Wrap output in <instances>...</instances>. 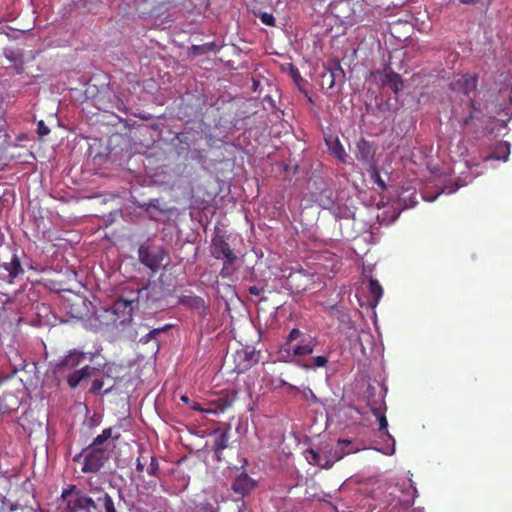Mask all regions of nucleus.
<instances>
[{
	"mask_svg": "<svg viewBox=\"0 0 512 512\" xmlns=\"http://www.w3.org/2000/svg\"><path fill=\"white\" fill-rule=\"evenodd\" d=\"M282 385H288L291 389H294V390L299 391V389H298L297 387H295V386H293V385H291V384H288V383H287V382H285V381H282Z\"/></svg>",
	"mask_w": 512,
	"mask_h": 512,
	"instance_id": "obj_45",
	"label": "nucleus"
},
{
	"mask_svg": "<svg viewBox=\"0 0 512 512\" xmlns=\"http://www.w3.org/2000/svg\"><path fill=\"white\" fill-rule=\"evenodd\" d=\"M217 45L214 42L205 43L203 45H194L192 47L194 55H204L209 52L215 51Z\"/></svg>",
	"mask_w": 512,
	"mask_h": 512,
	"instance_id": "obj_30",
	"label": "nucleus"
},
{
	"mask_svg": "<svg viewBox=\"0 0 512 512\" xmlns=\"http://www.w3.org/2000/svg\"><path fill=\"white\" fill-rule=\"evenodd\" d=\"M50 132V129L44 124L43 121H40L38 123V134L40 136H45V135H48Z\"/></svg>",
	"mask_w": 512,
	"mask_h": 512,
	"instance_id": "obj_38",
	"label": "nucleus"
},
{
	"mask_svg": "<svg viewBox=\"0 0 512 512\" xmlns=\"http://www.w3.org/2000/svg\"><path fill=\"white\" fill-rule=\"evenodd\" d=\"M472 118H473L472 114H470L468 117L464 118L463 119V125L464 126L468 125Z\"/></svg>",
	"mask_w": 512,
	"mask_h": 512,
	"instance_id": "obj_44",
	"label": "nucleus"
},
{
	"mask_svg": "<svg viewBox=\"0 0 512 512\" xmlns=\"http://www.w3.org/2000/svg\"><path fill=\"white\" fill-rule=\"evenodd\" d=\"M62 500L66 503L68 512H95L98 505L94 499L86 495L82 490L77 489L76 485H68L61 493Z\"/></svg>",
	"mask_w": 512,
	"mask_h": 512,
	"instance_id": "obj_2",
	"label": "nucleus"
},
{
	"mask_svg": "<svg viewBox=\"0 0 512 512\" xmlns=\"http://www.w3.org/2000/svg\"><path fill=\"white\" fill-rule=\"evenodd\" d=\"M87 353L77 349L70 350L54 367L55 374H64L66 371H74L85 359Z\"/></svg>",
	"mask_w": 512,
	"mask_h": 512,
	"instance_id": "obj_6",
	"label": "nucleus"
},
{
	"mask_svg": "<svg viewBox=\"0 0 512 512\" xmlns=\"http://www.w3.org/2000/svg\"><path fill=\"white\" fill-rule=\"evenodd\" d=\"M158 471H159L158 460H157V458L155 456H152L151 457L150 466H149V469H148V473L151 476H157Z\"/></svg>",
	"mask_w": 512,
	"mask_h": 512,
	"instance_id": "obj_37",
	"label": "nucleus"
},
{
	"mask_svg": "<svg viewBox=\"0 0 512 512\" xmlns=\"http://www.w3.org/2000/svg\"><path fill=\"white\" fill-rule=\"evenodd\" d=\"M96 491H99L101 493V495L97 497V502L104 501L103 508L105 512H117L112 497L108 493L100 490L99 488H97Z\"/></svg>",
	"mask_w": 512,
	"mask_h": 512,
	"instance_id": "obj_29",
	"label": "nucleus"
},
{
	"mask_svg": "<svg viewBox=\"0 0 512 512\" xmlns=\"http://www.w3.org/2000/svg\"><path fill=\"white\" fill-rule=\"evenodd\" d=\"M180 400H181L183 403L188 404V405H190V403H191V400L189 399V397H188L187 395H182V396L180 397Z\"/></svg>",
	"mask_w": 512,
	"mask_h": 512,
	"instance_id": "obj_43",
	"label": "nucleus"
},
{
	"mask_svg": "<svg viewBox=\"0 0 512 512\" xmlns=\"http://www.w3.org/2000/svg\"><path fill=\"white\" fill-rule=\"evenodd\" d=\"M112 437V428H105L101 434L94 438L93 442L89 445L96 449H103L102 445Z\"/></svg>",
	"mask_w": 512,
	"mask_h": 512,
	"instance_id": "obj_28",
	"label": "nucleus"
},
{
	"mask_svg": "<svg viewBox=\"0 0 512 512\" xmlns=\"http://www.w3.org/2000/svg\"><path fill=\"white\" fill-rule=\"evenodd\" d=\"M356 158L358 161L366 164L368 166H372L375 164L374 155L375 150L372 145L365 139H360L356 144Z\"/></svg>",
	"mask_w": 512,
	"mask_h": 512,
	"instance_id": "obj_15",
	"label": "nucleus"
},
{
	"mask_svg": "<svg viewBox=\"0 0 512 512\" xmlns=\"http://www.w3.org/2000/svg\"><path fill=\"white\" fill-rule=\"evenodd\" d=\"M190 407H191V409L198 411V412H202V413H206V410H207V408H203L201 406V404H199L198 402H194V401H191Z\"/></svg>",
	"mask_w": 512,
	"mask_h": 512,
	"instance_id": "obj_40",
	"label": "nucleus"
},
{
	"mask_svg": "<svg viewBox=\"0 0 512 512\" xmlns=\"http://www.w3.org/2000/svg\"><path fill=\"white\" fill-rule=\"evenodd\" d=\"M136 470L139 473H142L144 471V464L141 462L140 456L136 460Z\"/></svg>",
	"mask_w": 512,
	"mask_h": 512,
	"instance_id": "obj_41",
	"label": "nucleus"
},
{
	"mask_svg": "<svg viewBox=\"0 0 512 512\" xmlns=\"http://www.w3.org/2000/svg\"><path fill=\"white\" fill-rule=\"evenodd\" d=\"M367 405L373 415L386 411L387 409L383 396H379L376 399H369Z\"/></svg>",
	"mask_w": 512,
	"mask_h": 512,
	"instance_id": "obj_27",
	"label": "nucleus"
},
{
	"mask_svg": "<svg viewBox=\"0 0 512 512\" xmlns=\"http://www.w3.org/2000/svg\"><path fill=\"white\" fill-rule=\"evenodd\" d=\"M258 362L259 357L255 350H238L234 356V371H236L238 374L244 373Z\"/></svg>",
	"mask_w": 512,
	"mask_h": 512,
	"instance_id": "obj_10",
	"label": "nucleus"
},
{
	"mask_svg": "<svg viewBox=\"0 0 512 512\" xmlns=\"http://www.w3.org/2000/svg\"><path fill=\"white\" fill-rule=\"evenodd\" d=\"M338 74L344 75V71L339 65L335 69H329L322 76L323 84L326 82L329 89L333 88Z\"/></svg>",
	"mask_w": 512,
	"mask_h": 512,
	"instance_id": "obj_24",
	"label": "nucleus"
},
{
	"mask_svg": "<svg viewBox=\"0 0 512 512\" xmlns=\"http://www.w3.org/2000/svg\"><path fill=\"white\" fill-rule=\"evenodd\" d=\"M223 261V267L220 270L219 275L224 279H231L232 276L237 271V268L235 266L237 260L223 259Z\"/></svg>",
	"mask_w": 512,
	"mask_h": 512,
	"instance_id": "obj_26",
	"label": "nucleus"
},
{
	"mask_svg": "<svg viewBox=\"0 0 512 512\" xmlns=\"http://www.w3.org/2000/svg\"><path fill=\"white\" fill-rule=\"evenodd\" d=\"M477 77L471 74L457 75L450 83V89L467 97L476 90Z\"/></svg>",
	"mask_w": 512,
	"mask_h": 512,
	"instance_id": "obj_9",
	"label": "nucleus"
},
{
	"mask_svg": "<svg viewBox=\"0 0 512 512\" xmlns=\"http://www.w3.org/2000/svg\"><path fill=\"white\" fill-rule=\"evenodd\" d=\"M302 394H303L305 399H312L315 402L317 401V397L315 396V394L313 393V391L309 387H306L302 391Z\"/></svg>",
	"mask_w": 512,
	"mask_h": 512,
	"instance_id": "obj_39",
	"label": "nucleus"
},
{
	"mask_svg": "<svg viewBox=\"0 0 512 512\" xmlns=\"http://www.w3.org/2000/svg\"><path fill=\"white\" fill-rule=\"evenodd\" d=\"M510 154V143L506 141L500 142L488 159L507 161Z\"/></svg>",
	"mask_w": 512,
	"mask_h": 512,
	"instance_id": "obj_21",
	"label": "nucleus"
},
{
	"mask_svg": "<svg viewBox=\"0 0 512 512\" xmlns=\"http://www.w3.org/2000/svg\"><path fill=\"white\" fill-rule=\"evenodd\" d=\"M95 368L90 367L89 365H85L78 370H74L66 376L67 384L71 389H75L78 387L80 382L91 376V372L94 371Z\"/></svg>",
	"mask_w": 512,
	"mask_h": 512,
	"instance_id": "obj_18",
	"label": "nucleus"
},
{
	"mask_svg": "<svg viewBox=\"0 0 512 512\" xmlns=\"http://www.w3.org/2000/svg\"><path fill=\"white\" fill-rule=\"evenodd\" d=\"M369 172L371 174V178L373 179V181L377 184V186L381 189V190H385L386 189V183L385 181L382 179L381 175H380V172L376 166V164L372 165V166H369Z\"/></svg>",
	"mask_w": 512,
	"mask_h": 512,
	"instance_id": "obj_31",
	"label": "nucleus"
},
{
	"mask_svg": "<svg viewBox=\"0 0 512 512\" xmlns=\"http://www.w3.org/2000/svg\"><path fill=\"white\" fill-rule=\"evenodd\" d=\"M169 328H171V325L170 324H166L165 326L161 327V328H155V329H152L148 334L147 336L145 337V341H149L150 339H153L155 338L157 335H159L160 333L162 332H165L167 331Z\"/></svg>",
	"mask_w": 512,
	"mask_h": 512,
	"instance_id": "obj_35",
	"label": "nucleus"
},
{
	"mask_svg": "<svg viewBox=\"0 0 512 512\" xmlns=\"http://www.w3.org/2000/svg\"><path fill=\"white\" fill-rule=\"evenodd\" d=\"M315 346L316 345H310L308 342H305V345L284 344L280 349L281 358L284 362H296L299 365L301 359L314 352Z\"/></svg>",
	"mask_w": 512,
	"mask_h": 512,
	"instance_id": "obj_5",
	"label": "nucleus"
},
{
	"mask_svg": "<svg viewBox=\"0 0 512 512\" xmlns=\"http://www.w3.org/2000/svg\"><path fill=\"white\" fill-rule=\"evenodd\" d=\"M469 105L474 109L476 110V107H475V103L472 99H469Z\"/></svg>",
	"mask_w": 512,
	"mask_h": 512,
	"instance_id": "obj_46",
	"label": "nucleus"
},
{
	"mask_svg": "<svg viewBox=\"0 0 512 512\" xmlns=\"http://www.w3.org/2000/svg\"><path fill=\"white\" fill-rule=\"evenodd\" d=\"M257 486V481L251 478L246 472L239 473L234 479L231 489L242 497L250 494Z\"/></svg>",
	"mask_w": 512,
	"mask_h": 512,
	"instance_id": "obj_11",
	"label": "nucleus"
},
{
	"mask_svg": "<svg viewBox=\"0 0 512 512\" xmlns=\"http://www.w3.org/2000/svg\"><path fill=\"white\" fill-rule=\"evenodd\" d=\"M350 443H351L350 440L340 439L338 441V446H340V448L339 449H335L331 453L330 457H327V458L330 461H333V464L335 462H337V461H340L344 457V455L349 454V451H344V447L350 445Z\"/></svg>",
	"mask_w": 512,
	"mask_h": 512,
	"instance_id": "obj_25",
	"label": "nucleus"
},
{
	"mask_svg": "<svg viewBox=\"0 0 512 512\" xmlns=\"http://www.w3.org/2000/svg\"><path fill=\"white\" fill-rule=\"evenodd\" d=\"M457 189H458V187L456 186L454 189L450 190L448 193L455 192Z\"/></svg>",
	"mask_w": 512,
	"mask_h": 512,
	"instance_id": "obj_48",
	"label": "nucleus"
},
{
	"mask_svg": "<svg viewBox=\"0 0 512 512\" xmlns=\"http://www.w3.org/2000/svg\"><path fill=\"white\" fill-rule=\"evenodd\" d=\"M18 265L16 267V278L19 275L24 274V269L21 264L20 257L17 254L16 249L10 247V246H3L0 248V266L1 268L9 273V271L12 270L14 266Z\"/></svg>",
	"mask_w": 512,
	"mask_h": 512,
	"instance_id": "obj_7",
	"label": "nucleus"
},
{
	"mask_svg": "<svg viewBox=\"0 0 512 512\" xmlns=\"http://www.w3.org/2000/svg\"><path fill=\"white\" fill-rule=\"evenodd\" d=\"M237 399V392L235 390L222 391L220 395L209 403L206 410L207 414H218L230 408Z\"/></svg>",
	"mask_w": 512,
	"mask_h": 512,
	"instance_id": "obj_8",
	"label": "nucleus"
},
{
	"mask_svg": "<svg viewBox=\"0 0 512 512\" xmlns=\"http://www.w3.org/2000/svg\"><path fill=\"white\" fill-rule=\"evenodd\" d=\"M305 342L310 345L317 344L315 337L305 335L299 328L291 329L285 339V345H305Z\"/></svg>",
	"mask_w": 512,
	"mask_h": 512,
	"instance_id": "obj_17",
	"label": "nucleus"
},
{
	"mask_svg": "<svg viewBox=\"0 0 512 512\" xmlns=\"http://www.w3.org/2000/svg\"><path fill=\"white\" fill-rule=\"evenodd\" d=\"M396 487L403 494V498L400 500L401 503L407 507L412 506L417 494V489L413 486L412 481L409 479L402 484H397Z\"/></svg>",
	"mask_w": 512,
	"mask_h": 512,
	"instance_id": "obj_19",
	"label": "nucleus"
},
{
	"mask_svg": "<svg viewBox=\"0 0 512 512\" xmlns=\"http://www.w3.org/2000/svg\"><path fill=\"white\" fill-rule=\"evenodd\" d=\"M386 411H383L381 413H377L374 416L376 417L378 424H379V431L388 437H391V435L388 432V421L385 415Z\"/></svg>",
	"mask_w": 512,
	"mask_h": 512,
	"instance_id": "obj_32",
	"label": "nucleus"
},
{
	"mask_svg": "<svg viewBox=\"0 0 512 512\" xmlns=\"http://www.w3.org/2000/svg\"><path fill=\"white\" fill-rule=\"evenodd\" d=\"M330 149H331L332 154L335 157L340 159L342 162H345V160H344V156L346 155L345 150L339 140H336L334 145Z\"/></svg>",
	"mask_w": 512,
	"mask_h": 512,
	"instance_id": "obj_33",
	"label": "nucleus"
},
{
	"mask_svg": "<svg viewBox=\"0 0 512 512\" xmlns=\"http://www.w3.org/2000/svg\"><path fill=\"white\" fill-rule=\"evenodd\" d=\"M249 292H250V294H252V295H256V296H258V295H260V293H261V289H259V288H258V287H256V286H251V287L249 288Z\"/></svg>",
	"mask_w": 512,
	"mask_h": 512,
	"instance_id": "obj_42",
	"label": "nucleus"
},
{
	"mask_svg": "<svg viewBox=\"0 0 512 512\" xmlns=\"http://www.w3.org/2000/svg\"><path fill=\"white\" fill-rule=\"evenodd\" d=\"M228 430H229V427L227 429L217 428L212 433V435L214 437L213 450H214L215 458L218 461L221 460V454H222L223 450H225L228 447V443H229Z\"/></svg>",
	"mask_w": 512,
	"mask_h": 512,
	"instance_id": "obj_16",
	"label": "nucleus"
},
{
	"mask_svg": "<svg viewBox=\"0 0 512 512\" xmlns=\"http://www.w3.org/2000/svg\"><path fill=\"white\" fill-rule=\"evenodd\" d=\"M257 17L261 20L263 24L271 27L275 26V18L271 13L261 12L257 15Z\"/></svg>",
	"mask_w": 512,
	"mask_h": 512,
	"instance_id": "obj_34",
	"label": "nucleus"
},
{
	"mask_svg": "<svg viewBox=\"0 0 512 512\" xmlns=\"http://www.w3.org/2000/svg\"><path fill=\"white\" fill-rule=\"evenodd\" d=\"M167 253L161 246L142 244L138 249L140 263L149 268L153 273L159 271Z\"/></svg>",
	"mask_w": 512,
	"mask_h": 512,
	"instance_id": "obj_3",
	"label": "nucleus"
},
{
	"mask_svg": "<svg viewBox=\"0 0 512 512\" xmlns=\"http://www.w3.org/2000/svg\"><path fill=\"white\" fill-rule=\"evenodd\" d=\"M211 255L218 260H237L235 252L231 249L229 243L223 237H216L212 239Z\"/></svg>",
	"mask_w": 512,
	"mask_h": 512,
	"instance_id": "obj_12",
	"label": "nucleus"
},
{
	"mask_svg": "<svg viewBox=\"0 0 512 512\" xmlns=\"http://www.w3.org/2000/svg\"><path fill=\"white\" fill-rule=\"evenodd\" d=\"M103 386H104V383L102 380L94 379L91 384L90 392L95 395H98L101 393Z\"/></svg>",
	"mask_w": 512,
	"mask_h": 512,
	"instance_id": "obj_36",
	"label": "nucleus"
},
{
	"mask_svg": "<svg viewBox=\"0 0 512 512\" xmlns=\"http://www.w3.org/2000/svg\"><path fill=\"white\" fill-rule=\"evenodd\" d=\"M368 289L373 298V306H376L383 295V288L376 279H370Z\"/></svg>",
	"mask_w": 512,
	"mask_h": 512,
	"instance_id": "obj_23",
	"label": "nucleus"
},
{
	"mask_svg": "<svg viewBox=\"0 0 512 512\" xmlns=\"http://www.w3.org/2000/svg\"><path fill=\"white\" fill-rule=\"evenodd\" d=\"M81 456L84 457V462L81 471L83 473H96L100 471L109 459L106 449H96L88 446L82 453L74 457L77 461Z\"/></svg>",
	"mask_w": 512,
	"mask_h": 512,
	"instance_id": "obj_4",
	"label": "nucleus"
},
{
	"mask_svg": "<svg viewBox=\"0 0 512 512\" xmlns=\"http://www.w3.org/2000/svg\"><path fill=\"white\" fill-rule=\"evenodd\" d=\"M383 86H389L395 93H399L403 88V79L400 74L394 72L390 66H386L382 71L377 72Z\"/></svg>",
	"mask_w": 512,
	"mask_h": 512,
	"instance_id": "obj_13",
	"label": "nucleus"
},
{
	"mask_svg": "<svg viewBox=\"0 0 512 512\" xmlns=\"http://www.w3.org/2000/svg\"><path fill=\"white\" fill-rule=\"evenodd\" d=\"M328 362H329L328 355H318V356L312 357L311 361H309V362L306 361V362L299 364V366L303 369L310 370V369L324 368L327 366Z\"/></svg>",
	"mask_w": 512,
	"mask_h": 512,
	"instance_id": "obj_22",
	"label": "nucleus"
},
{
	"mask_svg": "<svg viewBox=\"0 0 512 512\" xmlns=\"http://www.w3.org/2000/svg\"><path fill=\"white\" fill-rule=\"evenodd\" d=\"M156 289V285L151 286L149 284L141 289H137L136 292H134V296L129 299L119 298L117 301H115L111 308L105 310L108 321L114 324L117 322L122 324L128 320H131L133 314V303L138 302L140 298H145L146 301H156Z\"/></svg>",
	"mask_w": 512,
	"mask_h": 512,
	"instance_id": "obj_1",
	"label": "nucleus"
},
{
	"mask_svg": "<svg viewBox=\"0 0 512 512\" xmlns=\"http://www.w3.org/2000/svg\"><path fill=\"white\" fill-rule=\"evenodd\" d=\"M305 458L310 465L319 466L321 468L329 469L333 466V461L327 457H322L318 451L313 448L305 450Z\"/></svg>",
	"mask_w": 512,
	"mask_h": 512,
	"instance_id": "obj_20",
	"label": "nucleus"
},
{
	"mask_svg": "<svg viewBox=\"0 0 512 512\" xmlns=\"http://www.w3.org/2000/svg\"><path fill=\"white\" fill-rule=\"evenodd\" d=\"M178 303L197 311L202 318H205L208 314L209 308L205 304L204 299L200 296L193 295L192 293L188 295H181Z\"/></svg>",
	"mask_w": 512,
	"mask_h": 512,
	"instance_id": "obj_14",
	"label": "nucleus"
},
{
	"mask_svg": "<svg viewBox=\"0 0 512 512\" xmlns=\"http://www.w3.org/2000/svg\"><path fill=\"white\" fill-rule=\"evenodd\" d=\"M93 358H94V354L93 353H89V359L93 360Z\"/></svg>",
	"mask_w": 512,
	"mask_h": 512,
	"instance_id": "obj_47",
	"label": "nucleus"
}]
</instances>
